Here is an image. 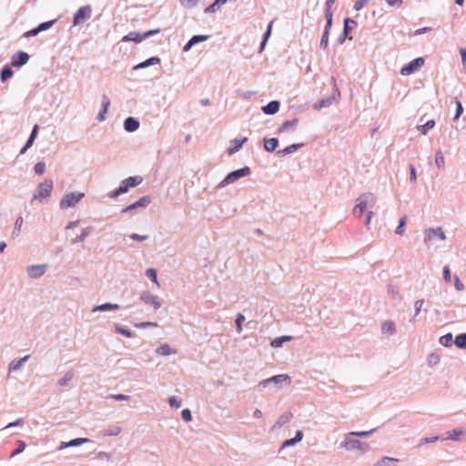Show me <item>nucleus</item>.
Masks as SVG:
<instances>
[{"mask_svg":"<svg viewBox=\"0 0 466 466\" xmlns=\"http://www.w3.org/2000/svg\"><path fill=\"white\" fill-rule=\"evenodd\" d=\"M375 431V429L365 431H351L344 436L343 441L340 442L339 447L346 451H366L370 449L367 443H363L360 441L354 439L353 436L357 437H369Z\"/></svg>","mask_w":466,"mask_h":466,"instance_id":"nucleus-1","label":"nucleus"},{"mask_svg":"<svg viewBox=\"0 0 466 466\" xmlns=\"http://www.w3.org/2000/svg\"><path fill=\"white\" fill-rule=\"evenodd\" d=\"M53 190V181L51 179H46L37 185L34 191L31 203L38 201L40 203L46 202L51 197Z\"/></svg>","mask_w":466,"mask_h":466,"instance_id":"nucleus-2","label":"nucleus"},{"mask_svg":"<svg viewBox=\"0 0 466 466\" xmlns=\"http://www.w3.org/2000/svg\"><path fill=\"white\" fill-rule=\"evenodd\" d=\"M376 202V197L372 193H364L356 199L352 213L355 217L360 218L367 208L372 207Z\"/></svg>","mask_w":466,"mask_h":466,"instance_id":"nucleus-3","label":"nucleus"},{"mask_svg":"<svg viewBox=\"0 0 466 466\" xmlns=\"http://www.w3.org/2000/svg\"><path fill=\"white\" fill-rule=\"evenodd\" d=\"M143 181V178L139 176L137 177H129L124 179L120 186L114 191L108 194L110 198H116L122 194H125L128 191L129 187H137L140 185Z\"/></svg>","mask_w":466,"mask_h":466,"instance_id":"nucleus-4","label":"nucleus"},{"mask_svg":"<svg viewBox=\"0 0 466 466\" xmlns=\"http://www.w3.org/2000/svg\"><path fill=\"white\" fill-rule=\"evenodd\" d=\"M250 174H251V169L248 167H244L242 168L234 170L232 172L228 173L226 176V177L218 184L217 187L224 188V187H228V185L235 183L238 179L249 176Z\"/></svg>","mask_w":466,"mask_h":466,"instance_id":"nucleus-5","label":"nucleus"},{"mask_svg":"<svg viewBox=\"0 0 466 466\" xmlns=\"http://www.w3.org/2000/svg\"><path fill=\"white\" fill-rule=\"evenodd\" d=\"M85 196V193L79 191L66 193L60 199L59 208L61 209L76 208Z\"/></svg>","mask_w":466,"mask_h":466,"instance_id":"nucleus-6","label":"nucleus"},{"mask_svg":"<svg viewBox=\"0 0 466 466\" xmlns=\"http://www.w3.org/2000/svg\"><path fill=\"white\" fill-rule=\"evenodd\" d=\"M291 383V379L287 374H279L272 376L268 379H265L258 383V387L263 389L268 387L270 384H274L276 390H279L283 385L289 386Z\"/></svg>","mask_w":466,"mask_h":466,"instance_id":"nucleus-7","label":"nucleus"},{"mask_svg":"<svg viewBox=\"0 0 466 466\" xmlns=\"http://www.w3.org/2000/svg\"><path fill=\"white\" fill-rule=\"evenodd\" d=\"M424 242L426 245H434L437 240L444 241L446 235L441 228H431L424 230Z\"/></svg>","mask_w":466,"mask_h":466,"instance_id":"nucleus-8","label":"nucleus"},{"mask_svg":"<svg viewBox=\"0 0 466 466\" xmlns=\"http://www.w3.org/2000/svg\"><path fill=\"white\" fill-rule=\"evenodd\" d=\"M139 299L144 305L153 307L155 310H157L162 307L161 299L147 290H145L140 294Z\"/></svg>","mask_w":466,"mask_h":466,"instance_id":"nucleus-9","label":"nucleus"},{"mask_svg":"<svg viewBox=\"0 0 466 466\" xmlns=\"http://www.w3.org/2000/svg\"><path fill=\"white\" fill-rule=\"evenodd\" d=\"M425 64V60L422 57H417L410 61L409 64L402 66L400 74L402 76H410L422 67Z\"/></svg>","mask_w":466,"mask_h":466,"instance_id":"nucleus-10","label":"nucleus"},{"mask_svg":"<svg viewBox=\"0 0 466 466\" xmlns=\"http://www.w3.org/2000/svg\"><path fill=\"white\" fill-rule=\"evenodd\" d=\"M47 264H36V265H29L26 267L25 271L28 278L32 279H36L45 275L47 270Z\"/></svg>","mask_w":466,"mask_h":466,"instance_id":"nucleus-11","label":"nucleus"},{"mask_svg":"<svg viewBox=\"0 0 466 466\" xmlns=\"http://www.w3.org/2000/svg\"><path fill=\"white\" fill-rule=\"evenodd\" d=\"M92 9L90 5H85L80 7L74 15L73 24L74 25H80L84 21L91 17Z\"/></svg>","mask_w":466,"mask_h":466,"instance_id":"nucleus-12","label":"nucleus"},{"mask_svg":"<svg viewBox=\"0 0 466 466\" xmlns=\"http://www.w3.org/2000/svg\"><path fill=\"white\" fill-rule=\"evenodd\" d=\"M158 30H150V31H147L144 34H140L138 32H130L129 34H127V35H125L123 38H122V41L123 42H128V41H134L136 43H140L141 41H143L145 38L152 35L153 34L155 33H157Z\"/></svg>","mask_w":466,"mask_h":466,"instance_id":"nucleus-13","label":"nucleus"},{"mask_svg":"<svg viewBox=\"0 0 466 466\" xmlns=\"http://www.w3.org/2000/svg\"><path fill=\"white\" fill-rule=\"evenodd\" d=\"M122 432V427L117 424H111L103 429L100 432L102 437H116Z\"/></svg>","mask_w":466,"mask_h":466,"instance_id":"nucleus-14","label":"nucleus"},{"mask_svg":"<svg viewBox=\"0 0 466 466\" xmlns=\"http://www.w3.org/2000/svg\"><path fill=\"white\" fill-rule=\"evenodd\" d=\"M248 140L246 137H237L230 141L229 147L228 148V155H233L237 153L243 146V144Z\"/></svg>","mask_w":466,"mask_h":466,"instance_id":"nucleus-15","label":"nucleus"},{"mask_svg":"<svg viewBox=\"0 0 466 466\" xmlns=\"http://www.w3.org/2000/svg\"><path fill=\"white\" fill-rule=\"evenodd\" d=\"M149 203H150V198L147 197V196H145V197L140 198L135 203H133V204L127 206V208H125L122 210V212L126 213V212L134 210V209L138 208H146V207H147L149 205Z\"/></svg>","mask_w":466,"mask_h":466,"instance_id":"nucleus-16","label":"nucleus"},{"mask_svg":"<svg viewBox=\"0 0 466 466\" xmlns=\"http://www.w3.org/2000/svg\"><path fill=\"white\" fill-rule=\"evenodd\" d=\"M29 358L30 356L26 355L19 360H13L8 365V373L19 371Z\"/></svg>","mask_w":466,"mask_h":466,"instance_id":"nucleus-17","label":"nucleus"},{"mask_svg":"<svg viewBox=\"0 0 466 466\" xmlns=\"http://www.w3.org/2000/svg\"><path fill=\"white\" fill-rule=\"evenodd\" d=\"M29 56L25 52H17L12 56L13 66H22L28 62Z\"/></svg>","mask_w":466,"mask_h":466,"instance_id":"nucleus-18","label":"nucleus"},{"mask_svg":"<svg viewBox=\"0 0 466 466\" xmlns=\"http://www.w3.org/2000/svg\"><path fill=\"white\" fill-rule=\"evenodd\" d=\"M110 106V99L106 96H102L101 110L98 113L96 119L102 122L106 119V114Z\"/></svg>","mask_w":466,"mask_h":466,"instance_id":"nucleus-19","label":"nucleus"},{"mask_svg":"<svg viewBox=\"0 0 466 466\" xmlns=\"http://www.w3.org/2000/svg\"><path fill=\"white\" fill-rule=\"evenodd\" d=\"M139 121L132 116L126 118L124 121V128L127 132H135L139 128Z\"/></svg>","mask_w":466,"mask_h":466,"instance_id":"nucleus-20","label":"nucleus"},{"mask_svg":"<svg viewBox=\"0 0 466 466\" xmlns=\"http://www.w3.org/2000/svg\"><path fill=\"white\" fill-rule=\"evenodd\" d=\"M381 332L386 336H393L396 333V325L392 320H385L381 324Z\"/></svg>","mask_w":466,"mask_h":466,"instance_id":"nucleus-21","label":"nucleus"},{"mask_svg":"<svg viewBox=\"0 0 466 466\" xmlns=\"http://www.w3.org/2000/svg\"><path fill=\"white\" fill-rule=\"evenodd\" d=\"M56 20H52V21H48V22H45V23H42L38 25V27L35 28V29H32L30 31H28L25 35L26 36H35L38 33L42 32V31H45V30H47L49 29L54 24H55Z\"/></svg>","mask_w":466,"mask_h":466,"instance_id":"nucleus-22","label":"nucleus"},{"mask_svg":"<svg viewBox=\"0 0 466 466\" xmlns=\"http://www.w3.org/2000/svg\"><path fill=\"white\" fill-rule=\"evenodd\" d=\"M398 462L399 459L397 458L383 456L374 464V466H397Z\"/></svg>","mask_w":466,"mask_h":466,"instance_id":"nucleus-23","label":"nucleus"},{"mask_svg":"<svg viewBox=\"0 0 466 466\" xmlns=\"http://www.w3.org/2000/svg\"><path fill=\"white\" fill-rule=\"evenodd\" d=\"M159 63H160V59L157 56H152V57L147 59L146 61L136 65L133 67V70L143 69V68H146L150 66L157 65Z\"/></svg>","mask_w":466,"mask_h":466,"instance_id":"nucleus-24","label":"nucleus"},{"mask_svg":"<svg viewBox=\"0 0 466 466\" xmlns=\"http://www.w3.org/2000/svg\"><path fill=\"white\" fill-rule=\"evenodd\" d=\"M302 439H303V432H302V431H297L296 435H295L294 438L289 439V440H286L282 443L281 449H285V448L289 447V446H294L295 444L299 442Z\"/></svg>","mask_w":466,"mask_h":466,"instance_id":"nucleus-25","label":"nucleus"},{"mask_svg":"<svg viewBox=\"0 0 466 466\" xmlns=\"http://www.w3.org/2000/svg\"><path fill=\"white\" fill-rule=\"evenodd\" d=\"M119 309V305L116 303L106 302L101 305L96 306L92 311H109V310H116Z\"/></svg>","mask_w":466,"mask_h":466,"instance_id":"nucleus-26","label":"nucleus"},{"mask_svg":"<svg viewBox=\"0 0 466 466\" xmlns=\"http://www.w3.org/2000/svg\"><path fill=\"white\" fill-rule=\"evenodd\" d=\"M279 109V101H271L268 105L262 106V111L267 115H273Z\"/></svg>","mask_w":466,"mask_h":466,"instance_id":"nucleus-27","label":"nucleus"},{"mask_svg":"<svg viewBox=\"0 0 466 466\" xmlns=\"http://www.w3.org/2000/svg\"><path fill=\"white\" fill-rule=\"evenodd\" d=\"M37 131H38V126L35 125L31 132V135L27 140V142L25 143V145L22 147L21 151H20V154H25L26 152V150L32 147L35 137H36V135H37Z\"/></svg>","mask_w":466,"mask_h":466,"instance_id":"nucleus-28","label":"nucleus"},{"mask_svg":"<svg viewBox=\"0 0 466 466\" xmlns=\"http://www.w3.org/2000/svg\"><path fill=\"white\" fill-rule=\"evenodd\" d=\"M156 353L158 354V355H162V356H168V355H171V354H176L177 350L171 349L168 344L165 343V344L160 345L156 350Z\"/></svg>","mask_w":466,"mask_h":466,"instance_id":"nucleus-29","label":"nucleus"},{"mask_svg":"<svg viewBox=\"0 0 466 466\" xmlns=\"http://www.w3.org/2000/svg\"><path fill=\"white\" fill-rule=\"evenodd\" d=\"M292 340V337L291 336H281V337H278V338H275L271 340L270 342V346L272 348H280L282 347V345L285 343V342H289Z\"/></svg>","mask_w":466,"mask_h":466,"instance_id":"nucleus-30","label":"nucleus"},{"mask_svg":"<svg viewBox=\"0 0 466 466\" xmlns=\"http://www.w3.org/2000/svg\"><path fill=\"white\" fill-rule=\"evenodd\" d=\"M464 433H465V431L463 429L457 428L451 431H448L447 432L448 436L446 439L458 441L461 440V436L463 435Z\"/></svg>","mask_w":466,"mask_h":466,"instance_id":"nucleus-31","label":"nucleus"},{"mask_svg":"<svg viewBox=\"0 0 466 466\" xmlns=\"http://www.w3.org/2000/svg\"><path fill=\"white\" fill-rule=\"evenodd\" d=\"M93 230V228L92 227H87V228H85L82 229L81 231V234L79 236H77L76 238H75L74 239H72V244H76V243H81L83 241H85L86 238L92 232Z\"/></svg>","mask_w":466,"mask_h":466,"instance_id":"nucleus-32","label":"nucleus"},{"mask_svg":"<svg viewBox=\"0 0 466 466\" xmlns=\"http://www.w3.org/2000/svg\"><path fill=\"white\" fill-rule=\"evenodd\" d=\"M441 361V355L438 352H431L427 357V364L432 368L437 366Z\"/></svg>","mask_w":466,"mask_h":466,"instance_id":"nucleus-33","label":"nucleus"},{"mask_svg":"<svg viewBox=\"0 0 466 466\" xmlns=\"http://www.w3.org/2000/svg\"><path fill=\"white\" fill-rule=\"evenodd\" d=\"M279 145V140L277 138H268L264 140V148L268 152H273Z\"/></svg>","mask_w":466,"mask_h":466,"instance_id":"nucleus-34","label":"nucleus"},{"mask_svg":"<svg viewBox=\"0 0 466 466\" xmlns=\"http://www.w3.org/2000/svg\"><path fill=\"white\" fill-rule=\"evenodd\" d=\"M298 122L299 120L297 118H294L292 120H289V121H286L284 122L279 127V132H285L287 130H294L295 127H297L298 125Z\"/></svg>","mask_w":466,"mask_h":466,"instance_id":"nucleus-35","label":"nucleus"},{"mask_svg":"<svg viewBox=\"0 0 466 466\" xmlns=\"http://www.w3.org/2000/svg\"><path fill=\"white\" fill-rule=\"evenodd\" d=\"M302 146H303V144H292V145L285 147L282 150H279L277 152V154L279 155V156H286V155H289V154H292L295 151H297L299 148H300Z\"/></svg>","mask_w":466,"mask_h":466,"instance_id":"nucleus-36","label":"nucleus"},{"mask_svg":"<svg viewBox=\"0 0 466 466\" xmlns=\"http://www.w3.org/2000/svg\"><path fill=\"white\" fill-rule=\"evenodd\" d=\"M228 0H215L214 3L212 5H210L209 6H208L206 9H205V12L206 13H215L217 12L218 10L220 9V7L225 5Z\"/></svg>","mask_w":466,"mask_h":466,"instance_id":"nucleus-37","label":"nucleus"},{"mask_svg":"<svg viewBox=\"0 0 466 466\" xmlns=\"http://www.w3.org/2000/svg\"><path fill=\"white\" fill-rule=\"evenodd\" d=\"M272 26H273V21L269 22V24L268 25L267 31L265 32L264 36H263V40H262V42L260 44L259 52H262L265 49V47L267 46V43H268V38L270 37V35H271Z\"/></svg>","mask_w":466,"mask_h":466,"instance_id":"nucleus-38","label":"nucleus"},{"mask_svg":"<svg viewBox=\"0 0 466 466\" xmlns=\"http://www.w3.org/2000/svg\"><path fill=\"white\" fill-rule=\"evenodd\" d=\"M435 165L440 169H444L445 167V159L443 154L441 150H438L435 155Z\"/></svg>","mask_w":466,"mask_h":466,"instance_id":"nucleus-39","label":"nucleus"},{"mask_svg":"<svg viewBox=\"0 0 466 466\" xmlns=\"http://www.w3.org/2000/svg\"><path fill=\"white\" fill-rule=\"evenodd\" d=\"M74 375L75 374L73 370H67L66 374L58 380V384L62 387L66 386L67 383L73 380Z\"/></svg>","mask_w":466,"mask_h":466,"instance_id":"nucleus-40","label":"nucleus"},{"mask_svg":"<svg viewBox=\"0 0 466 466\" xmlns=\"http://www.w3.org/2000/svg\"><path fill=\"white\" fill-rule=\"evenodd\" d=\"M331 104H332V99L329 97V98L321 99V100L318 101L317 103H315L313 106V108L315 110H320L321 108L329 106Z\"/></svg>","mask_w":466,"mask_h":466,"instance_id":"nucleus-41","label":"nucleus"},{"mask_svg":"<svg viewBox=\"0 0 466 466\" xmlns=\"http://www.w3.org/2000/svg\"><path fill=\"white\" fill-rule=\"evenodd\" d=\"M435 126V121L434 120H429L427 121L424 125H420L418 127V130L422 134V135H426L427 132L433 128Z\"/></svg>","mask_w":466,"mask_h":466,"instance_id":"nucleus-42","label":"nucleus"},{"mask_svg":"<svg viewBox=\"0 0 466 466\" xmlns=\"http://www.w3.org/2000/svg\"><path fill=\"white\" fill-rule=\"evenodd\" d=\"M454 343L460 349H466V333L458 335L454 339Z\"/></svg>","mask_w":466,"mask_h":466,"instance_id":"nucleus-43","label":"nucleus"},{"mask_svg":"<svg viewBox=\"0 0 466 466\" xmlns=\"http://www.w3.org/2000/svg\"><path fill=\"white\" fill-rule=\"evenodd\" d=\"M115 329L117 333H119L127 338H131L133 336V333L130 329H128L119 324L115 325Z\"/></svg>","mask_w":466,"mask_h":466,"instance_id":"nucleus-44","label":"nucleus"},{"mask_svg":"<svg viewBox=\"0 0 466 466\" xmlns=\"http://www.w3.org/2000/svg\"><path fill=\"white\" fill-rule=\"evenodd\" d=\"M146 276L152 280V282H154L155 284H157V286H159V283H158V280H157V269L151 268H147L146 270Z\"/></svg>","mask_w":466,"mask_h":466,"instance_id":"nucleus-45","label":"nucleus"},{"mask_svg":"<svg viewBox=\"0 0 466 466\" xmlns=\"http://www.w3.org/2000/svg\"><path fill=\"white\" fill-rule=\"evenodd\" d=\"M90 441H91L87 438H76V439H74V440L68 441V445H70V447H76V446H80L85 443H88Z\"/></svg>","mask_w":466,"mask_h":466,"instance_id":"nucleus-46","label":"nucleus"},{"mask_svg":"<svg viewBox=\"0 0 466 466\" xmlns=\"http://www.w3.org/2000/svg\"><path fill=\"white\" fill-rule=\"evenodd\" d=\"M406 221H407V217H405V216L400 219L399 225L395 230L397 235L402 236L404 234V227L406 225Z\"/></svg>","mask_w":466,"mask_h":466,"instance_id":"nucleus-47","label":"nucleus"},{"mask_svg":"<svg viewBox=\"0 0 466 466\" xmlns=\"http://www.w3.org/2000/svg\"><path fill=\"white\" fill-rule=\"evenodd\" d=\"M451 342H452V334L451 333H447L440 338V343L442 346L448 347L451 344Z\"/></svg>","mask_w":466,"mask_h":466,"instance_id":"nucleus-48","label":"nucleus"},{"mask_svg":"<svg viewBox=\"0 0 466 466\" xmlns=\"http://www.w3.org/2000/svg\"><path fill=\"white\" fill-rule=\"evenodd\" d=\"M168 404L172 408L178 409L182 405V400L176 396H172L168 398Z\"/></svg>","mask_w":466,"mask_h":466,"instance_id":"nucleus-49","label":"nucleus"},{"mask_svg":"<svg viewBox=\"0 0 466 466\" xmlns=\"http://www.w3.org/2000/svg\"><path fill=\"white\" fill-rule=\"evenodd\" d=\"M291 413H286V414H283L281 415L279 420H277L276 422V425L275 426H278V427H282L285 423H287L288 421H289L290 418H291Z\"/></svg>","mask_w":466,"mask_h":466,"instance_id":"nucleus-50","label":"nucleus"},{"mask_svg":"<svg viewBox=\"0 0 466 466\" xmlns=\"http://www.w3.org/2000/svg\"><path fill=\"white\" fill-rule=\"evenodd\" d=\"M245 321V316L238 313L236 318L237 332L240 334L242 332V323Z\"/></svg>","mask_w":466,"mask_h":466,"instance_id":"nucleus-51","label":"nucleus"},{"mask_svg":"<svg viewBox=\"0 0 466 466\" xmlns=\"http://www.w3.org/2000/svg\"><path fill=\"white\" fill-rule=\"evenodd\" d=\"M23 222H24V219L22 217H18L15 222V229H14V232L13 234L15 236H19L20 232H21V228H22V225H23Z\"/></svg>","mask_w":466,"mask_h":466,"instance_id":"nucleus-52","label":"nucleus"},{"mask_svg":"<svg viewBox=\"0 0 466 466\" xmlns=\"http://www.w3.org/2000/svg\"><path fill=\"white\" fill-rule=\"evenodd\" d=\"M455 103H456V113L453 117V120L457 121L463 112V107H462L461 101L458 98L455 99Z\"/></svg>","mask_w":466,"mask_h":466,"instance_id":"nucleus-53","label":"nucleus"},{"mask_svg":"<svg viewBox=\"0 0 466 466\" xmlns=\"http://www.w3.org/2000/svg\"><path fill=\"white\" fill-rule=\"evenodd\" d=\"M13 76V71L9 66H5L1 72L2 81H5Z\"/></svg>","mask_w":466,"mask_h":466,"instance_id":"nucleus-54","label":"nucleus"},{"mask_svg":"<svg viewBox=\"0 0 466 466\" xmlns=\"http://www.w3.org/2000/svg\"><path fill=\"white\" fill-rule=\"evenodd\" d=\"M329 31L324 30L322 37H321V40H320V43H319V46L321 48H323V49H326L328 47V45H329Z\"/></svg>","mask_w":466,"mask_h":466,"instance_id":"nucleus-55","label":"nucleus"},{"mask_svg":"<svg viewBox=\"0 0 466 466\" xmlns=\"http://www.w3.org/2000/svg\"><path fill=\"white\" fill-rule=\"evenodd\" d=\"M438 440H439V436L425 437L420 441L419 446L420 447V446H423V445H426L429 443H433V442L437 441Z\"/></svg>","mask_w":466,"mask_h":466,"instance_id":"nucleus-56","label":"nucleus"},{"mask_svg":"<svg viewBox=\"0 0 466 466\" xmlns=\"http://www.w3.org/2000/svg\"><path fill=\"white\" fill-rule=\"evenodd\" d=\"M34 171L37 175H42L46 171V164L44 162H38L34 167Z\"/></svg>","mask_w":466,"mask_h":466,"instance_id":"nucleus-57","label":"nucleus"},{"mask_svg":"<svg viewBox=\"0 0 466 466\" xmlns=\"http://www.w3.org/2000/svg\"><path fill=\"white\" fill-rule=\"evenodd\" d=\"M208 35H194L190 38V40L192 41L193 45H196L199 42H203V41H206L207 39H208Z\"/></svg>","mask_w":466,"mask_h":466,"instance_id":"nucleus-58","label":"nucleus"},{"mask_svg":"<svg viewBox=\"0 0 466 466\" xmlns=\"http://www.w3.org/2000/svg\"><path fill=\"white\" fill-rule=\"evenodd\" d=\"M18 448L12 452V457L23 452L25 449V443L23 441H18Z\"/></svg>","mask_w":466,"mask_h":466,"instance_id":"nucleus-59","label":"nucleus"},{"mask_svg":"<svg viewBox=\"0 0 466 466\" xmlns=\"http://www.w3.org/2000/svg\"><path fill=\"white\" fill-rule=\"evenodd\" d=\"M423 304H424L423 299H418L415 301V303H414V308H415L414 318H416L420 314Z\"/></svg>","mask_w":466,"mask_h":466,"instance_id":"nucleus-60","label":"nucleus"},{"mask_svg":"<svg viewBox=\"0 0 466 466\" xmlns=\"http://www.w3.org/2000/svg\"><path fill=\"white\" fill-rule=\"evenodd\" d=\"M138 329H145L149 327H157V323L151 321H144L135 325Z\"/></svg>","mask_w":466,"mask_h":466,"instance_id":"nucleus-61","label":"nucleus"},{"mask_svg":"<svg viewBox=\"0 0 466 466\" xmlns=\"http://www.w3.org/2000/svg\"><path fill=\"white\" fill-rule=\"evenodd\" d=\"M181 417L187 422L191 421L192 420V414H191L190 410H188V409L183 410L182 412H181Z\"/></svg>","mask_w":466,"mask_h":466,"instance_id":"nucleus-62","label":"nucleus"},{"mask_svg":"<svg viewBox=\"0 0 466 466\" xmlns=\"http://www.w3.org/2000/svg\"><path fill=\"white\" fill-rule=\"evenodd\" d=\"M454 286L458 291H463L465 289L464 284L461 283L458 276H454Z\"/></svg>","mask_w":466,"mask_h":466,"instance_id":"nucleus-63","label":"nucleus"},{"mask_svg":"<svg viewBox=\"0 0 466 466\" xmlns=\"http://www.w3.org/2000/svg\"><path fill=\"white\" fill-rule=\"evenodd\" d=\"M327 24L325 26V30L329 31L332 25V13L328 9L326 12Z\"/></svg>","mask_w":466,"mask_h":466,"instance_id":"nucleus-64","label":"nucleus"}]
</instances>
